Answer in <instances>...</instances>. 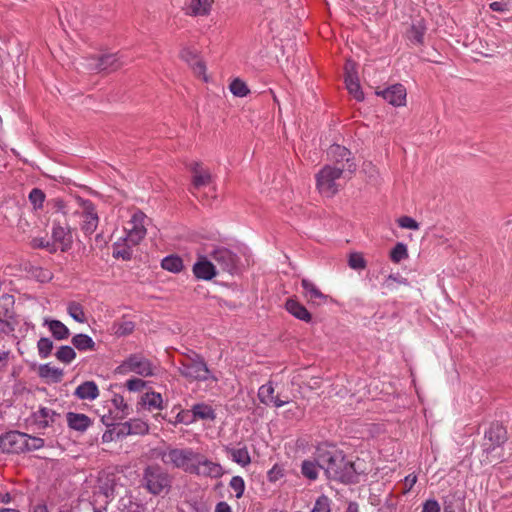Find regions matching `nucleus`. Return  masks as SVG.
Listing matches in <instances>:
<instances>
[{"label": "nucleus", "mask_w": 512, "mask_h": 512, "mask_svg": "<svg viewBox=\"0 0 512 512\" xmlns=\"http://www.w3.org/2000/svg\"><path fill=\"white\" fill-rule=\"evenodd\" d=\"M316 460L328 479L349 483L355 476L354 464L346 460L339 449L331 445H320L316 449Z\"/></svg>", "instance_id": "nucleus-1"}, {"label": "nucleus", "mask_w": 512, "mask_h": 512, "mask_svg": "<svg viewBox=\"0 0 512 512\" xmlns=\"http://www.w3.org/2000/svg\"><path fill=\"white\" fill-rule=\"evenodd\" d=\"M171 482V476L159 465H148L143 470L141 484L153 495L168 493Z\"/></svg>", "instance_id": "nucleus-2"}, {"label": "nucleus", "mask_w": 512, "mask_h": 512, "mask_svg": "<svg viewBox=\"0 0 512 512\" xmlns=\"http://www.w3.org/2000/svg\"><path fill=\"white\" fill-rule=\"evenodd\" d=\"M344 172H346L344 164L342 166L325 165L316 174V187L319 192L327 197L334 196L339 191L337 180Z\"/></svg>", "instance_id": "nucleus-3"}, {"label": "nucleus", "mask_w": 512, "mask_h": 512, "mask_svg": "<svg viewBox=\"0 0 512 512\" xmlns=\"http://www.w3.org/2000/svg\"><path fill=\"white\" fill-rule=\"evenodd\" d=\"M197 454L198 452L191 448H173L164 452L161 459L166 465H171L191 474L194 462L197 460Z\"/></svg>", "instance_id": "nucleus-4"}, {"label": "nucleus", "mask_w": 512, "mask_h": 512, "mask_svg": "<svg viewBox=\"0 0 512 512\" xmlns=\"http://www.w3.org/2000/svg\"><path fill=\"white\" fill-rule=\"evenodd\" d=\"M180 374L191 381H205L212 378L216 381L215 377L210 376V371L204 362L203 358L193 353L192 356H188L179 367Z\"/></svg>", "instance_id": "nucleus-5"}, {"label": "nucleus", "mask_w": 512, "mask_h": 512, "mask_svg": "<svg viewBox=\"0 0 512 512\" xmlns=\"http://www.w3.org/2000/svg\"><path fill=\"white\" fill-rule=\"evenodd\" d=\"M155 367L151 361L140 354H132L126 358L117 368L119 373H135L142 377L154 374Z\"/></svg>", "instance_id": "nucleus-6"}, {"label": "nucleus", "mask_w": 512, "mask_h": 512, "mask_svg": "<svg viewBox=\"0 0 512 512\" xmlns=\"http://www.w3.org/2000/svg\"><path fill=\"white\" fill-rule=\"evenodd\" d=\"M507 440L506 429L498 424H492L486 431L483 442V451L486 453L485 461L492 462L490 456Z\"/></svg>", "instance_id": "nucleus-7"}, {"label": "nucleus", "mask_w": 512, "mask_h": 512, "mask_svg": "<svg viewBox=\"0 0 512 512\" xmlns=\"http://www.w3.org/2000/svg\"><path fill=\"white\" fill-rule=\"evenodd\" d=\"M146 219L147 217L143 212H135L125 227L123 241H128L132 245H138L147 233L145 226Z\"/></svg>", "instance_id": "nucleus-8"}, {"label": "nucleus", "mask_w": 512, "mask_h": 512, "mask_svg": "<svg viewBox=\"0 0 512 512\" xmlns=\"http://www.w3.org/2000/svg\"><path fill=\"white\" fill-rule=\"evenodd\" d=\"M122 65L123 62L117 54H104L87 58L85 67L92 72H112Z\"/></svg>", "instance_id": "nucleus-9"}, {"label": "nucleus", "mask_w": 512, "mask_h": 512, "mask_svg": "<svg viewBox=\"0 0 512 512\" xmlns=\"http://www.w3.org/2000/svg\"><path fill=\"white\" fill-rule=\"evenodd\" d=\"M210 256L223 271L230 274L236 272L239 257L228 248L218 247L211 252Z\"/></svg>", "instance_id": "nucleus-10"}, {"label": "nucleus", "mask_w": 512, "mask_h": 512, "mask_svg": "<svg viewBox=\"0 0 512 512\" xmlns=\"http://www.w3.org/2000/svg\"><path fill=\"white\" fill-rule=\"evenodd\" d=\"M196 458L191 474L210 478H220L223 475L224 471L220 464L209 460L200 453Z\"/></svg>", "instance_id": "nucleus-11"}, {"label": "nucleus", "mask_w": 512, "mask_h": 512, "mask_svg": "<svg viewBox=\"0 0 512 512\" xmlns=\"http://www.w3.org/2000/svg\"><path fill=\"white\" fill-rule=\"evenodd\" d=\"M327 155L330 160L335 162L334 166L345 165V171L350 174L356 171V164L353 161L352 153L349 149L339 144H333L329 147Z\"/></svg>", "instance_id": "nucleus-12"}, {"label": "nucleus", "mask_w": 512, "mask_h": 512, "mask_svg": "<svg viewBox=\"0 0 512 512\" xmlns=\"http://www.w3.org/2000/svg\"><path fill=\"white\" fill-rule=\"evenodd\" d=\"M302 294L308 304L312 306H322L332 302L329 295L324 294L315 283L311 280L303 278L301 280Z\"/></svg>", "instance_id": "nucleus-13"}, {"label": "nucleus", "mask_w": 512, "mask_h": 512, "mask_svg": "<svg viewBox=\"0 0 512 512\" xmlns=\"http://www.w3.org/2000/svg\"><path fill=\"white\" fill-rule=\"evenodd\" d=\"M25 433L10 431L0 436V449L4 453H23Z\"/></svg>", "instance_id": "nucleus-14"}, {"label": "nucleus", "mask_w": 512, "mask_h": 512, "mask_svg": "<svg viewBox=\"0 0 512 512\" xmlns=\"http://www.w3.org/2000/svg\"><path fill=\"white\" fill-rule=\"evenodd\" d=\"M345 84L348 92L355 100L362 101L364 99V93L361 90L353 61H347L345 65Z\"/></svg>", "instance_id": "nucleus-15"}, {"label": "nucleus", "mask_w": 512, "mask_h": 512, "mask_svg": "<svg viewBox=\"0 0 512 512\" xmlns=\"http://www.w3.org/2000/svg\"><path fill=\"white\" fill-rule=\"evenodd\" d=\"M99 217L94 204L90 200L83 202L81 229L86 235H91L98 227Z\"/></svg>", "instance_id": "nucleus-16"}, {"label": "nucleus", "mask_w": 512, "mask_h": 512, "mask_svg": "<svg viewBox=\"0 0 512 512\" xmlns=\"http://www.w3.org/2000/svg\"><path fill=\"white\" fill-rule=\"evenodd\" d=\"M378 96L383 97L389 104L399 107L404 106L406 103V88L402 84H394L388 88L377 91Z\"/></svg>", "instance_id": "nucleus-17"}, {"label": "nucleus", "mask_w": 512, "mask_h": 512, "mask_svg": "<svg viewBox=\"0 0 512 512\" xmlns=\"http://www.w3.org/2000/svg\"><path fill=\"white\" fill-rule=\"evenodd\" d=\"M189 169L191 170L192 176V184L190 188V192L195 194V191L200 189L201 187L207 186L211 182V174L208 170L202 167L200 162H192L189 164Z\"/></svg>", "instance_id": "nucleus-18"}, {"label": "nucleus", "mask_w": 512, "mask_h": 512, "mask_svg": "<svg viewBox=\"0 0 512 512\" xmlns=\"http://www.w3.org/2000/svg\"><path fill=\"white\" fill-rule=\"evenodd\" d=\"M193 273L197 279L211 280L216 275L215 265L205 257H200L193 265Z\"/></svg>", "instance_id": "nucleus-19"}, {"label": "nucleus", "mask_w": 512, "mask_h": 512, "mask_svg": "<svg viewBox=\"0 0 512 512\" xmlns=\"http://www.w3.org/2000/svg\"><path fill=\"white\" fill-rule=\"evenodd\" d=\"M274 387L271 382L262 385L258 390V398L261 403L265 405H273L275 407H282L287 404V400H281L279 397L274 396Z\"/></svg>", "instance_id": "nucleus-20"}, {"label": "nucleus", "mask_w": 512, "mask_h": 512, "mask_svg": "<svg viewBox=\"0 0 512 512\" xmlns=\"http://www.w3.org/2000/svg\"><path fill=\"white\" fill-rule=\"evenodd\" d=\"M74 395L80 400L93 401L99 396V389L94 381H85L76 388Z\"/></svg>", "instance_id": "nucleus-21"}, {"label": "nucleus", "mask_w": 512, "mask_h": 512, "mask_svg": "<svg viewBox=\"0 0 512 512\" xmlns=\"http://www.w3.org/2000/svg\"><path fill=\"white\" fill-rule=\"evenodd\" d=\"M135 246L128 241H123V237H121L112 245V255L116 259L129 261L132 259L133 247Z\"/></svg>", "instance_id": "nucleus-22"}, {"label": "nucleus", "mask_w": 512, "mask_h": 512, "mask_svg": "<svg viewBox=\"0 0 512 512\" xmlns=\"http://www.w3.org/2000/svg\"><path fill=\"white\" fill-rule=\"evenodd\" d=\"M68 426L76 431L84 432L91 425V419L82 413L68 412L66 414Z\"/></svg>", "instance_id": "nucleus-23"}, {"label": "nucleus", "mask_w": 512, "mask_h": 512, "mask_svg": "<svg viewBox=\"0 0 512 512\" xmlns=\"http://www.w3.org/2000/svg\"><path fill=\"white\" fill-rule=\"evenodd\" d=\"M180 57L188 63L197 75H203L206 70L205 64L198 58L196 52L190 48H184L180 52Z\"/></svg>", "instance_id": "nucleus-24"}, {"label": "nucleus", "mask_w": 512, "mask_h": 512, "mask_svg": "<svg viewBox=\"0 0 512 512\" xmlns=\"http://www.w3.org/2000/svg\"><path fill=\"white\" fill-rule=\"evenodd\" d=\"M426 33V25L423 20L413 21L410 28L406 32L407 39L416 45L424 43V35Z\"/></svg>", "instance_id": "nucleus-25"}, {"label": "nucleus", "mask_w": 512, "mask_h": 512, "mask_svg": "<svg viewBox=\"0 0 512 512\" xmlns=\"http://www.w3.org/2000/svg\"><path fill=\"white\" fill-rule=\"evenodd\" d=\"M212 1L190 0L186 7V14L190 16H206L210 13Z\"/></svg>", "instance_id": "nucleus-26"}, {"label": "nucleus", "mask_w": 512, "mask_h": 512, "mask_svg": "<svg viewBox=\"0 0 512 512\" xmlns=\"http://www.w3.org/2000/svg\"><path fill=\"white\" fill-rule=\"evenodd\" d=\"M14 304V296L3 294L0 297V320H13L15 317Z\"/></svg>", "instance_id": "nucleus-27"}, {"label": "nucleus", "mask_w": 512, "mask_h": 512, "mask_svg": "<svg viewBox=\"0 0 512 512\" xmlns=\"http://www.w3.org/2000/svg\"><path fill=\"white\" fill-rule=\"evenodd\" d=\"M285 308L298 320H311V314L309 311L296 299H288L286 301Z\"/></svg>", "instance_id": "nucleus-28"}, {"label": "nucleus", "mask_w": 512, "mask_h": 512, "mask_svg": "<svg viewBox=\"0 0 512 512\" xmlns=\"http://www.w3.org/2000/svg\"><path fill=\"white\" fill-rule=\"evenodd\" d=\"M190 412L193 414L192 421L196 419L211 420L216 418L213 408L205 403H198L192 406Z\"/></svg>", "instance_id": "nucleus-29"}, {"label": "nucleus", "mask_w": 512, "mask_h": 512, "mask_svg": "<svg viewBox=\"0 0 512 512\" xmlns=\"http://www.w3.org/2000/svg\"><path fill=\"white\" fill-rule=\"evenodd\" d=\"M163 399L160 393L147 392L141 396L140 404L148 410H161Z\"/></svg>", "instance_id": "nucleus-30"}, {"label": "nucleus", "mask_w": 512, "mask_h": 512, "mask_svg": "<svg viewBox=\"0 0 512 512\" xmlns=\"http://www.w3.org/2000/svg\"><path fill=\"white\" fill-rule=\"evenodd\" d=\"M161 267L169 272L179 273L183 269V260L177 255H169L162 259Z\"/></svg>", "instance_id": "nucleus-31"}, {"label": "nucleus", "mask_w": 512, "mask_h": 512, "mask_svg": "<svg viewBox=\"0 0 512 512\" xmlns=\"http://www.w3.org/2000/svg\"><path fill=\"white\" fill-rule=\"evenodd\" d=\"M227 452L232 460L241 466H247L251 462V458L247 448H228Z\"/></svg>", "instance_id": "nucleus-32"}, {"label": "nucleus", "mask_w": 512, "mask_h": 512, "mask_svg": "<svg viewBox=\"0 0 512 512\" xmlns=\"http://www.w3.org/2000/svg\"><path fill=\"white\" fill-rule=\"evenodd\" d=\"M39 375L42 378L50 379L53 382H59L62 379L63 371L59 368L44 364L39 367Z\"/></svg>", "instance_id": "nucleus-33"}, {"label": "nucleus", "mask_w": 512, "mask_h": 512, "mask_svg": "<svg viewBox=\"0 0 512 512\" xmlns=\"http://www.w3.org/2000/svg\"><path fill=\"white\" fill-rule=\"evenodd\" d=\"M320 469L317 460H304L301 464V473L302 475L311 480L314 481L318 477V470Z\"/></svg>", "instance_id": "nucleus-34"}, {"label": "nucleus", "mask_w": 512, "mask_h": 512, "mask_svg": "<svg viewBox=\"0 0 512 512\" xmlns=\"http://www.w3.org/2000/svg\"><path fill=\"white\" fill-rule=\"evenodd\" d=\"M56 412L50 408H40L35 414V420L41 427H47L50 422L54 421Z\"/></svg>", "instance_id": "nucleus-35"}, {"label": "nucleus", "mask_w": 512, "mask_h": 512, "mask_svg": "<svg viewBox=\"0 0 512 512\" xmlns=\"http://www.w3.org/2000/svg\"><path fill=\"white\" fill-rule=\"evenodd\" d=\"M408 250L406 244L398 242L390 251V259L394 263H400L408 258Z\"/></svg>", "instance_id": "nucleus-36"}, {"label": "nucleus", "mask_w": 512, "mask_h": 512, "mask_svg": "<svg viewBox=\"0 0 512 512\" xmlns=\"http://www.w3.org/2000/svg\"><path fill=\"white\" fill-rule=\"evenodd\" d=\"M49 326V330L51 331L54 338L58 340H62L68 337L69 330L64 325L63 322H45Z\"/></svg>", "instance_id": "nucleus-37"}, {"label": "nucleus", "mask_w": 512, "mask_h": 512, "mask_svg": "<svg viewBox=\"0 0 512 512\" xmlns=\"http://www.w3.org/2000/svg\"><path fill=\"white\" fill-rule=\"evenodd\" d=\"M229 89L231 93L236 97H245L250 92L246 83L239 78L234 79L230 83Z\"/></svg>", "instance_id": "nucleus-38"}, {"label": "nucleus", "mask_w": 512, "mask_h": 512, "mask_svg": "<svg viewBox=\"0 0 512 512\" xmlns=\"http://www.w3.org/2000/svg\"><path fill=\"white\" fill-rule=\"evenodd\" d=\"M72 343L79 350H89L94 348V342L92 338L83 334L74 336Z\"/></svg>", "instance_id": "nucleus-39"}, {"label": "nucleus", "mask_w": 512, "mask_h": 512, "mask_svg": "<svg viewBox=\"0 0 512 512\" xmlns=\"http://www.w3.org/2000/svg\"><path fill=\"white\" fill-rule=\"evenodd\" d=\"M131 435H144L148 432L149 426L141 419H131L127 421Z\"/></svg>", "instance_id": "nucleus-40"}, {"label": "nucleus", "mask_w": 512, "mask_h": 512, "mask_svg": "<svg viewBox=\"0 0 512 512\" xmlns=\"http://www.w3.org/2000/svg\"><path fill=\"white\" fill-rule=\"evenodd\" d=\"M55 355L56 358L63 363H70L76 357L74 349L70 346H61Z\"/></svg>", "instance_id": "nucleus-41"}, {"label": "nucleus", "mask_w": 512, "mask_h": 512, "mask_svg": "<svg viewBox=\"0 0 512 512\" xmlns=\"http://www.w3.org/2000/svg\"><path fill=\"white\" fill-rule=\"evenodd\" d=\"M111 330L119 337L126 336L134 330V324L133 322H117L113 324Z\"/></svg>", "instance_id": "nucleus-42"}, {"label": "nucleus", "mask_w": 512, "mask_h": 512, "mask_svg": "<svg viewBox=\"0 0 512 512\" xmlns=\"http://www.w3.org/2000/svg\"><path fill=\"white\" fill-rule=\"evenodd\" d=\"M37 349L41 358H47L53 349V342L47 337H41L37 343Z\"/></svg>", "instance_id": "nucleus-43"}, {"label": "nucleus", "mask_w": 512, "mask_h": 512, "mask_svg": "<svg viewBox=\"0 0 512 512\" xmlns=\"http://www.w3.org/2000/svg\"><path fill=\"white\" fill-rule=\"evenodd\" d=\"M24 441V452L34 451L42 448L44 446V440L38 437H33L25 433Z\"/></svg>", "instance_id": "nucleus-44"}, {"label": "nucleus", "mask_w": 512, "mask_h": 512, "mask_svg": "<svg viewBox=\"0 0 512 512\" xmlns=\"http://www.w3.org/2000/svg\"><path fill=\"white\" fill-rule=\"evenodd\" d=\"M348 264L350 268L355 270H362L365 269L367 266V262L364 259L363 255L357 252L350 254Z\"/></svg>", "instance_id": "nucleus-45"}, {"label": "nucleus", "mask_w": 512, "mask_h": 512, "mask_svg": "<svg viewBox=\"0 0 512 512\" xmlns=\"http://www.w3.org/2000/svg\"><path fill=\"white\" fill-rule=\"evenodd\" d=\"M29 200L34 208H42L45 200V194L41 189L33 188L29 193Z\"/></svg>", "instance_id": "nucleus-46"}, {"label": "nucleus", "mask_w": 512, "mask_h": 512, "mask_svg": "<svg viewBox=\"0 0 512 512\" xmlns=\"http://www.w3.org/2000/svg\"><path fill=\"white\" fill-rule=\"evenodd\" d=\"M31 246L34 249H46L50 253H54L57 250L55 244L49 242L45 238H34V239H32Z\"/></svg>", "instance_id": "nucleus-47"}, {"label": "nucleus", "mask_w": 512, "mask_h": 512, "mask_svg": "<svg viewBox=\"0 0 512 512\" xmlns=\"http://www.w3.org/2000/svg\"><path fill=\"white\" fill-rule=\"evenodd\" d=\"M32 275L37 281L41 283L49 282L53 278V274L50 270L41 267L34 268Z\"/></svg>", "instance_id": "nucleus-48"}, {"label": "nucleus", "mask_w": 512, "mask_h": 512, "mask_svg": "<svg viewBox=\"0 0 512 512\" xmlns=\"http://www.w3.org/2000/svg\"><path fill=\"white\" fill-rule=\"evenodd\" d=\"M229 486L236 492V497H242L245 490V483L242 477L234 476L230 480Z\"/></svg>", "instance_id": "nucleus-49"}, {"label": "nucleus", "mask_w": 512, "mask_h": 512, "mask_svg": "<svg viewBox=\"0 0 512 512\" xmlns=\"http://www.w3.org/2000/svg\"><path fill=\"white\" fill-rule=\"evenodd\" d=\"M397 223L404 229L418 230L420 227L419 223L410 216H402L398 218Z\"/></svg>", "instance_id": "nucleus-50"}, {"label": "nucleus", "mask_w": 512, "mask_h": 512, "mask_svg": "<svg viewBox=\"0 0 512 512\" xmlns=\"http://www.w3.org/2000/svg\"><path fill=\"white\" fill-rule=\"evenodd\" d=\"M68 314L73 320H83L84 312L80 304L71 302L67 307Z\"/></svg>", "instance_id": "nucleus-51"}, {"label": "nucleus", "mask_w": 512, "mask_h": 512, "mask_svg": "<svg viewBox=\"0 0 512 512\" xmlns=\"http://www.w3.org/2000/svg\"><path fill=\"white\" fill-rule=\"evenodd\" d=\"M311 512H330V500L327 496H320Z\"/></svg>", "instance_id": "nucleus-52"}, {"label": "nucleus", "mask_w": 512, "mask_h": 512, "mask_svg": "<svg viewBox=\"0 0 512 512\" xmlns=\"http://www.w3.org/2000/svg\"><path fill=\"white\" fill-rule=\"evenodd\" d=\"M67 235V231L60 224H53L52 227V237L54 241L63 243L65 241V237Z\"/></svg>", "instance_id": "nucleus-53"}, {"label": "nucleus", "mask_w": 512, "mask_h": 512, "mask_svg": "<svg viewBox=\"0 0 512 512\" xmlns=\"http://www.w3.org/2000/svg\"><path fill=\"white\" fill-rule=\"evenodd\" d=\"M113 405L122 412V416L128 414V405L125 403L124 398L120 395H115L113 400Z\"/></svg>", "instance_id": "nucleus-54"}, {"label": "nucleus", "mask_w": 512, "mask_h": 512, "mask_svg": "<svg viewBox=\"0 0 512 512\" xmlns=\"http://www.w3.org/2000/svg\"><path fill=\"white\" fill-rule=\"evenodd\" d=\"M144 386L145 382L139 378L130 379L126 382V387L130 391H140Z\"/></svg>", "instance_id": "nucleus-55"}, {"label": "nucleus", "mask_w": 512, "mask_h": 512, "mask_svg": "<svg viewBox=\"0 0 512 512\" xmlns=\"http://www.w3.org/2000/svg\"><path fill=\"white\" fill-rule=\"evenodd\" d=\"M114 429H115V432H116V438L117 439L131 435V430H129V425H128L127 421L124 422V423L119 424Z\"/></svg>", "instance_id": "nucleus-56"}, {"label": "nucleus", "mask_w": 512, "mask_h": 512, "mask_svg": "<svg viewBox=\"0 0 512 512\" xmlns=\"http://www.w3.org/2000/svg\"><path fill=\"white\" fill-rule=\"evenodd\" d=\"M422 512H440V505L434 499L427 500L423 504Z\"/></svg>", "instance_id": "nucleus-57"}, {"label": "nucleus", "mask_w": 512, "mask_h": 512, "mask_svg": "<svg viewBox=\"0 0 512 512\" xmlns=\"http://www.w3.org/2000/svg\"><path fill=\"white\" fill-rule=\"evenodd\" d=\"M490 9L495 12H505L508 10V5L503 1H495L489 5Z\"/></svg>", "instance_id": "nucleus-58"}, {"label": "nucleus", "mask_w": 512, "mask_h": 512, "mask_svg": "<svg viewBox=\"0 0 512 512\" xmlns=\"http://www.w3.org/2000/svg\"><path fill=\"white\" fill-rule=\"evenodd\" d=\"M391 282H397L398 284H403V285L408 284L407 279L403 278L399 274H397V275L390 274L386 279V284L388 286H390Z\"/></svg>", "instance_id": "nucleus-59"}, {"label": "nucleus", "mask_w": 512, "mask_h": 512, "mask_svg": "<svg viewBox=\"0 0 512 512\" xmlns=\"http://www.w3.org/2000/svg\"><path fill=\"white\" fill-rule=\"evenodd\" d=\"M283 476L282 470L278 468L277 466H274L269 472H268V478L270 481L275 482L279 478Z\"/></svg>", "instance_id": "nucleus-60"}, {"label": "nucleus", "mask_w": 512, "mask_h": 512, "mask_svg": "<svg viewBox=\"0 0 512 512\" xmlns=\"http://www.w3.org/2000/svg\"><path fill=\"white\" fill-rule=\"evenodd\" d=\"M115 439H117V438H116V432H115L114 428L106 430L103 433V435H102V442L103 443H109V442H112Z\"/></svg>", "instance_id": "nucleus-61"}, {"label": "nucleus", "mask_w": 512, "mask_h": 512, "mask_svg": "<svg viewBox=\"0 0 512 512\" xmlns=\"http://www.w3.org/2000/svg\"><path fill=\"white\" fill-rule=\"evenodd\" d=\"M404 482H405V486H406L407 491H409V490L412 489V487L417 482V476L414 475V474H409V475H407L405 477Z\"/></svg>", "instance_id": "nucleus-62"}, {"label": "nucleus", "mask_w": 512, "mask_h": 512, "mask_svg": "<svg viewBox=\"0 0 512 512\" xmlns=\"http://www.w3.org/2000/svg\"><path fill=\"white\" fill-rule=\"evenodd\" d=\"M215 512H232V510L226 502L222 501L216 505Z\"/></svg>", "instance_id": "nucleus-63"}, {"label": "nucleus", "mask_w": 512, "mask_h": 512, "mask_svg": "<svg viewBox=\"0 0 512 512\" xmlns=\"http://www.w3.org/2000/svg\"><path fill=\"white\" fill-rule=\"evenodd\" d=\"M11 501V497L8 493H5V494H0V502L1 503H9Z\"/></svg>", "instance_id": "nucleus-64"}]
</instances>
